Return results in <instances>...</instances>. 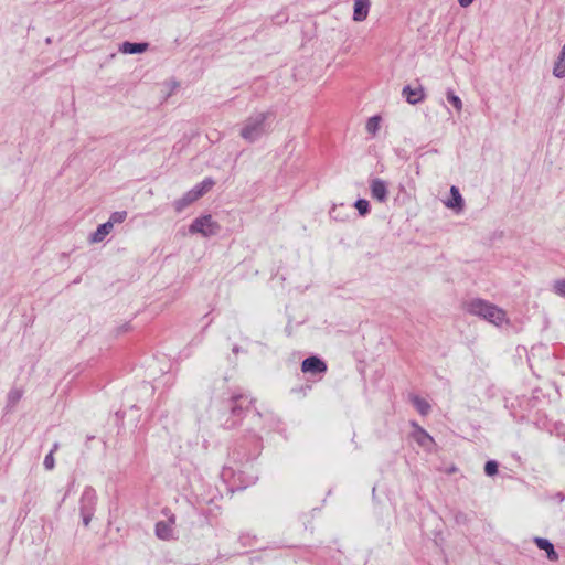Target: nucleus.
Returning a JSON list of instances; mask_svg holds the SVG:
<instances>
[{
    "mask_svg": "<svg viewBox=\"0 0 565 565\" xmlns=\"http://www.w3.org/2000/svg\"><path fill=\"white\" fill-rule=\"evenodd\" d=\"M467 310L495 326H502L508 321L505 312L502 309L481 299H476L467 303Z\"/></svg>",
    "mask_w": 565,
    "mask_h": 565,
    "instance_id": "nucleus-1",
    "label": "nucleus"
},
{
    "mask_svg": "<svg viewBox=\"0 0 565 565\" xmlns=\"http://www.w3.org/2000/svg\"><path fill=\"white\" fill-rule=\"evenodd\" d=\"M266 118L267 115L264 113L249 118L242 128L241 136L247 141H254L259 138L266 131Z\"/></svg>",
    "mask_w": 565,
    "mask_h": 565,
    "instance_id": "nucleus-2",
    "label": "nucleus"
},
{
    "mask_svg": "<svg viewBox=\"0 0 565 565\" xmlns=\"http://www.w3.org/2000/svg\"><path fill=\"white\" fill-rule=\"evenodd\" d=\"M220 230V225L212 218L211 215H205L196 218L190 227L192 233H200L203 236L215 235Z\"/></svg>",
    "mask_w": 565,
    "mask_h": 565,
    "instance_id": "nucleus-3",
    "label": "nucleus"
},
{
    "mask_svg": "<svg viewBox=\"0 0 565 565\" xmlns=\"http://www.w3.org/2000/svg\"><path fill=\"white\" fill-rule=\"evenodd\" d=\"M214 185V182L211 179H206L202 181L200 184L195 185L190 192H188L184 198L182 199L183 204H190L201 196H203L206 192H209L212 186Z\"/></svg>",
    "mask_w": 565,
    "mask_h": 565,
    "instance_id": "nucleus-4",
    "label": "nucleus"
},
{
    "mask_svg": "<svg viewBox=\"0 0 565 565\" xmlns=\"http://www.w3.org/2000/svg\"><path fill=\"white\" fill-rule=\"evenodd\" d=\"M301 371L303 373H324L327 371V364L317 356H310L302 361Z\"/></svg>",
    "mask_w": 565,
    "mask_h": 565,
    "instance_id": "nucleus-5",
    "label": "nucleus"
},
{
    "mask_svg": "<svg viewBox=\"0 0 565 565\" xmlns=\"http://www.w3.org/2000/svg\"><path fill=\"white\" fill-rule=\"evenodd\" d=\"M371 7V0H354L353 4V20L362 22L366 20Z\"/></svg>",
    "mask_w": 565,
    "mask_h": 565,
    "instance_id": "nucleus-6",
    "label": "nucleus"
},
{
    "mask_svg": "<svg viewBox=\"0 0 565 565\" xmlns=\"http://www.w3.org/2000/svg\"><path fill=\"white\" fill-rule=\"evenodd\" d=\"M371 195L379 202H384L387 199V185L381 179H373L371 181Z\"/></svg>",
    "mask_w": 565,
    "mask_h": 565,
    "instance_id": "nucleus-7",
    "label": "nucleus"
},
{
    "mask_svg": "<svg viewBox=\"0 0 565 565\" xmlns=\"http://www.w3.org/2000/svg\"><path fill=\"white\" fill-rule=\"evenodd\" d=\"M534 542L540 550L546 552V556L550 561L556 562L558 559V554L555 552L553 544L548 540L535 537Z\"/></svg>",
    "mask_w": 565,
    "mask_h": 565,
    "instance_id": "nucleus-8",
    "label": "nucleus"
},
{
    "mask_svg": "<svg viewBox=\"0 0 565 565\" xmlns=\"http://www.w3.org/2000/svg\"><path fill=\"white\" fill-rule=\"evenodd\" d=\"M403 95L406 97V100L413 105L422 102L425 97L423 88H412L411 86L403 88Z\"/></svg>",
    "mask_w": 565,
    "mask_h": 565,
    "instance_id": "nucleus-9",
    "label": "nucleus"
},
{
    "mask_svg": "<svg viewBox=\"0 0 565 565\" xmlns=\"http://www.w3.org/2000/svg\"><path fill=\"white\" fill-rule=\"evenodd\" d=\"M172 524H173V520H170L169 523H164L162 521L158 522L157 526H156V533H157L158 537H160L162 540L172 537V534H173Z\"/></svg>",
    "mask_w": 565,
    "mask_h": 565,
    "instance_id": "nucleus-10",
    "label": "nucleus"
},
{
    "mask_svg": "<svg viewBox=\"0 0 565 565\" xmlns=\"http://www.w3.org/2000/svg\"><path fill=\"white\" fill-rule=\"evenodd\" d=\"M148 47V44L147 43H130V42H125L122 45H121V49L120 51L125 54H137V53H142L147 50Z\"/></svg>",
    "mask_w": 565,
    "mask_h": 565,
    "instance_id": "nucleus-11",
    "label": "nucleus"
},
{
    "mask_svg": "<svg viewBox=\"0 0 565 565\" xmlns=\"http://www.w3.org/2000/svg\"><path fill=\"white\" fill-rule=\"evenodd\" d=\"M111 223L106 222L99 225L96 232L93 234L92 241L94 243L102 242L106 237V235H108L111 232Z\"/></svg>",
    "mask_w": 565,
    "mask_h": 565,
    "instance_id": "nucleus-12",
    "label": "nucleus"
},
{
    "mask_svg": "<svg viewBox=\"0 0 565 565\" xmlns=\"http://www.w3.org/2000/svg\"><path fill=\"white\" fill-rule=\"evenodd\" d=\"M451 200H449L446 205L450 209H461L462 207V198L458 188H450Z\"/></svg>",
    "mask_w": 565,
    "mask_h": 565,
    "instance_id": "nucleus-13",
    "label": "nucleus"
},
{
    "mask_svg": "<svg viewBox=\"0 0 565 565\" xmlns=\"http://www.w3.org/2000/svg\"><path fill=\"white\" fill-rule=\"evenodd\" d=\"M413 404L414 406L416 407V409L422 414V415H426L428 414V412L430 411V405L427 401L418 397V396H415L413 397Z\"/></svg>",
    "mask_w": 565,
    "mask_h": 565,
    "instance_id": "nucleus-14",
    "label": "nucleus"
},
{
    "mask_svg": "<svg viewBox=\"0 0 565 565\" xmlns=\"http://www.w3.org/2000/svg\"><path fill=\"white\" fill-rule=\"evenodd\" d=\"M380 122H381L380 116H373V117L369 118V120L366 121V126H365L366 131L374 136L377 132V130L380 129Z\"/></svg>",
    "mask_w": 565,
    "mask_h": 565,
    "instance_id": "nucleus-15",
    "label": "nucleus"
},
{
    "mask_svg": "<svg viewBox=\"0 0 565 565\" xmlns=\"http://www.w3.org/2000/svg\"><path fill=\"white\" fill-rule=\"evenodd\" d=\"M553 74L556 77L565 76V55H563V51L561 52L558 61L554 65Z\"/></svg>",
    "mask_w": 565,
    "mask_h": 565,
    "instance_id": "nucleus-16",
    "label": "nucleus"
},
{
    "mask_svg": "<svg viewBox=\"0 0 565 565\" xmlns=\"http://www.w3.org/2000/svg\"><path fill=\"white\" fill-rule=\"evenodd\" d=\"M127 217V212L120 211V212H114L110 215V218L108 223H111V227H114L115 224L122 223Z\"/></svg>",
    "mask_w": 565,
    "mask_h": 565,
    "instance_id": "nucleus-17",
    "label": "nucleus"
},
{
    "mask_svg": "<svg viewBox=\"0 0 565 565\" xmlns=\"http://www.w3.org/2000/svg\"><path fill=\"white\" fill-rule=\"evenodd\" d=\"M447 99L450 104H452V106L458 110L460 111L462 109V103H461V99L455 95L452 92H448L447 93Z\"/></svg>",
    "mask_w": 565,
    "mask_h": 565,
    "instance_id": "nucleus-18",
    "label": "nucleus"
},
{
    "mask_svg": "<svg viewBox=\"0 0 565 565\" xmlns=\"http://www.w3.org/2000/svg\"><path fill=\"white\" fill-rule=\"evenodd\" d=\"M355 207L360 212L361 215H364L369 212V202L366 200H358L355 203Z\"/></svg>",
    "mask_w": 565,
    "mask_h": 565,
    "instance_id": "nucleus-19",
    "label": "nucleus"
},
{
    "mask_svg": "<svg viewBox=\"0 0 565 565\" xmlns=\"http://www.w3.org/2000/svg\"><path fill=\"white\" fill-rule=\"evenodd\" d=\"M56 448H57V446L55 445L54 449L49 455H46V457L44 458V466L49 470L53 469V467H54L55 461H54L53 452H54V450H56Z\"/></svg>",
    "mask_w": 565,
    "mask_h": 565,
    "instance_id": "nucleus-20",
    "label": "nucleus"
},
{
    "mask_svg": "<svg viewBox=\"0 0 565 565\" xmlns=\"http://www.w3.org/2000/svg\"><path fill=\"white\" fill-rule=\"evenodd\" d=\"M484 471L488 476H493L498 472V465L494 461H488L484 466Z\"/></svg>",
    "mask_w": 565,
    "mask_h": 565,
    "instance_id": "nucleus-21",
    "label": "nucleus"
},
{
    "mask_svg": "<svg viewBox=\"0 0 565 565\" xmlns=\"http://www.w3.org/2000/svg\"><path fill=\"white\" fill-rule=\"evenodd\" d=\"M554 289L557 295L565 297V279L556 281Z\"/></svg>",
    "mask_w": 565,
    "mask_h": 565,
    "instance_id": "nucleus-22",
    "label": "nucleus"
},
{
    "mask_svg": "<svg viewBox=\"0 0 565 565\" xmlns=\"http://www.w3.org/2000/svg\"><path fill=\"white\" fill-rule=\"evenodd\" d=\"M475 0H458L459 4L463 8L470 6Z\"/></svg>",
    "mask_w": 565,
    "mask_h": 565,
    "instance_id": "nucleus-23",
    "label": "nucleus"
},
{
    "mask_svg": "<svg viewBox=\"0 0 565 565\" xmlns=\"http://www.w3.org/2000/svg\"><path fill=\"white\" fill-rule=\"evenodd\" d=\"M422 435L424 438L431 440V437L426 431L423 430Z\"/></svg>",
    "mask_w": 565,
    "mask_h": 565,
    "instance_id": "nucleus-24",
    "label": "nucleus"
},
{
    "mask_svg": "<svg viewBox=\"0 0 565 565\" xmlns=\"http://www.w3.org/2000/svg\"><path fill=\"white\" fill-rule=\"evenodd\" d=\"M563 55H565V44H564V47H563Z\"/></svg>",
    "mask_w": 565,
    "mask_h": 565,
    "instance_id": "nucleus-25",
    "label": "nucleus"
}]
</instances>
